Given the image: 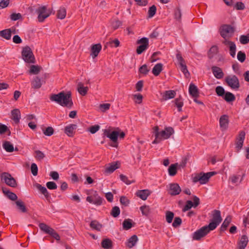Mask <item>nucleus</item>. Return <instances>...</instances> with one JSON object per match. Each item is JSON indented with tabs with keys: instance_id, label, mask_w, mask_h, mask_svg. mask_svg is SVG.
<instances>
[{
	"instance_id": "nucleus-1",
	"label": "nucleus",
	"mask_w": 249,
	"mask_h": 249,
	"mask_svg": "<svg viewBox=\"0 0 249 249\" xmlns=\"http://www.w3.org/2000/svg\"><path fill=\"white\" fill-rule=\"evenodd\" d=\"M50 99L52 102L69 109L71 108L73 105L70 91L67 92L61 91L57 94H52L50 96Z\"/></svg>"
},
{
	"instance_id": "nucleus-2",
	"label": "nucleus",
	"mask_w": 249,
	"mask_h": 249,
	"mask_svg": "<svg viewBox=\"0 0 249 249\" xmlns=\"http://www.w3.org/2000/svg\"><path fill=\"white\" fill-rule=\"evenodd\" d=\"M215 174V172H210L206 173L200 172V173L195 174L192 178L193 181L194 183L199 181L201 184H204L209 181L211 177Z\"/></svg>"
},
{
	"instance_id": "nucleus-3",
	"label": "nucleus",
	"mask_w": 249,
	"mask_h": 249,
	"mask_svg": "<svg viewBox=\"0 0 249 249\" xmlns=\"http://www.w3.org/2000/svg\"><path fill=\"white\" fill-rule=\"evenodd\" d=\"M21 56L23 60L27 63L34 64L36 62L35 56L31 48L26 46L22 48Z\"/></svg>"
},
{
	"instance_id": "nucleus-4",
	"label": "nucleus",
	"mask_w": 249,
	"mask_h": 249,
	"mask_svg": "<svg viewBox=\"0 0 249 249\" xmlns=\"http://www.w3.org/2000/svg\"><path fill=\"white\" fill-rule=\"evenodd\" d=\"M222 220L220 212L219 210H215L213 212L211 222L207 226L210 228V230L213 231L221 222Z\"/></svg>"
},
{
	"instance_id": "nucleus-5",
	"label": "nucleus",
	"mask_w": 249,
	"mask_h": 249,
	"mask_svg": "<svg viewBox=\"0 0 249 249\" xmlns=\"http://www.w3.org/2000/svg\"><path fill=\"white\" fill-rule=\"evenodd\" d=\"M212 230H210V228L207 225L202 227L193 234L192 238L194 240H200L207 235Z\"/></svg>"
},
{
	"instance_id": "nucleus-6",
	"label": "nucleus",
	"mask_w": 249,
	"mask_h": 249,
	"mask_svg": "<svg viewBox=\"0 0 249 249\" xmlns=\"http://www.w3.org/2000/svg\"><path fill=\"white\" fill-rule=\"evenodd\" d=\"M234 32V29L230 25L225 24L220 27V35L224 39H229Z\"/></svg>"
},
{
	"instance_id": "nucleus-7",
	"label": "nucleus",
	"mask_w": 249,
	"mask_h": 249,
	"mask_svg": "<svg viewBox=\"0 0 249 249\" xmlns=\"http://www.w3.org/2000/svg\"><path fill=\"white\" fill-rule=\"evenodd\" d=\"M1 180L3 181L7 185L12 187H16L17 186V182L12 176L6 172H4L1 174Z\"/></svg>"
},
{
	"instance_id": "nucleus-8",
	"label": "nucleus",
	"mask_w": 249,
	"mask_h": 249,
	"mask_svg": "<svg viewBox=\"0 0 249 249\" xmlns=\"http://www.w3.org/2000/svg\"><path fill=\"white\" fill-rule=\"evenodd\" d=\"M38 14L37 19L39 22H43L45 19L49 17L50 13L47 11L46 6H39L36 10Z\"/></svg>"
},
{
	"instance_id": "nucleus-9",
	"label": "nucleus",
	"mask_w": 249,
	"mask_h": 249,
	"mask_svg": "<svg viewBox=\"0 0 249 249\" xmlns=\"http://www.w3.org/2000/svg\"><path fill=\"white\" fill-rule=\"evenodd\" d=\"M137 44H140L136 49L137 53L140 54L147 49L149 45V40L146 37H142L137 41Z\"/></svg>"
},
{
	"instance_id": "nucleus-10",
	"label": "nucleus",
	"mask_w": 249,
	"mask_h": 249,
	"mask_svg": "<svg viewBox=\"0 0 249 249\" xmlns=\"http://www.w3.org/2000/svg\"><path fill=\"white\" fill-rule=\"evenodd\" d=\"M225 81L228 86L232 89H237L239 87V80L235 75L227 76Z\"/></svg>"
},
{
	"instance_id": "nucleus-11",
	"label": "nucleus",
	"mask_w": 249,
	"mask_h": 249,
	"mask_svg": "<svg viewBox=\"0 0 249 249\" xmlns=\"http://www.w3.org/2000/svg\"><path fill=\"white\" fill-rule=\"evenodd\" d=\"M104 134L112 142H117L118 137H119L118 130L117 128L115 130L112 131L110 129H106L104 130Z\"/></svg>"
},
{
	"instance_id": "nucleus-12",
	"label": "nucleus",
	"mask_w": 249,
	"mask_h": 249,
	"mask_svg": "<svg viewBox=\"0 0 249 249\" xmlns=\"http://www.w3.org/2000/svg\"><path fill=\"white\" fill-rule=\"evenodd\" d=\"M174 133V130L172 127H166L164 130L159 131V135L162 140L168 139Z\"/></svg>"
},
{
	"instance_id": "nucleus-13",
	"label": "nucleus",
	"mask_w": 249,
	"mask_h": 249,
	"mask_svg": "<svg viewBox=\"0 0 249 249\" xmlns=\"http://www.w3.org/2000/svg\"><path fill=\"white\" fill-rule=\"evenodd\" d=\"M222 43L227 47H229L230 50V53L232 57H234L236 53V45L235 43L229 39H224Z\"/></svg>"
},
{
	"instance_id": "nucleus-14",
	"label": "nucleus",
	"mask_w": 249,
	"mask_h": 249,
	"mask_svg": "<svg viewBox=\"0 0 249 249\" xmlns=\"http://www.w3.org/2000/svg\"><path fill=\"white\" fill-rule=\"evenodd\" d=\"M199 204V199L197 196H195L194 197V203L191 200H188L186 202V204L182 209L183 212H186L190 210L192 207H196Z\"/></svg>"
},
{
	"instance_id": "nucleus-15",
	"label": "nucleus",
	"mask_w": 249,
	"mask_h": 249,
	"mask_svg": "<svg viewBox=\"0 0 249 249\" xmlns=\"http://www.w3.org/2000/svg\"><path fill=\"white\" fill-rule=\"evenodd\" d=\"M181 190L179 185L177 183H171L169 184L168 193L171 196L178 195Z\"/></svg>"
},
{
	"instance_id": "nucleus-16",
	"label": "nucleus",
	"mask_w": 249,
	"mask_h": 249,
	"mask_svg": "<svg viewBox=\"0 0 249 249\" xmlns=\"http://www.w3.org/2000/svg\"><path fill=\"white\" fill-rule=\"evenodd\" d=\"M229 122V116L227 115H223L220 117L219 125L222 131H225L227 129Z\"/></svg>"
},
{
	"instance_id": "nucleus-17",
	"label": "nucleus",
	"mask_w": 249,
	"mask_h": 249,
	"mask_svg": "<svg viewBox=\"0 0 249 249\" xmlns=\"http://www.w3.org/2000/svg\"><path fill=\"white\" fill-rule=\"evenodd\" d=\"M102 49V45L100 43L92 45L91 46L90 55L92 58L96 57Z\"/></svg>"
},
{
	"instance_id": "nucleus-18",
	"label": "nucleus",
	"mask_w": 249,
	"mask_h": 249,
	"mask_svg": "<svg viewBox=\"0 0 249 249\" xmlns=\"http://www.w3.org/2000/svg\"><path fill=\"white\" fill-rule=\"evenodd\" d=\"M245 137V133L244 131L240 132L238 138H237L236 143V149L237 151H239L242 148L243 145Z\"/></svg>"
},
{
	"instance_id": "nucleus-19",
	"label": "nucleus",
	"mask_w": 249,
	"mask_h": 249,
	"mask_svg": "<svg viewBox=\"0 0 249 249\" xmlns=\"http://www.w3.org/2000/svg\"><path fill=\"white\" fill-rule=\"evenodd\" d=\"M176 94V92L175 90H166L161 93L162 96L161 100L163 101H166L167 100L173 99L175 97Z\"/></svg>"
},
{
	"instance_id": "nucleus-20",
	"label": "nucleus",
	"mask_w": 249,
	"mask_h": 249,
	"mask_svg": "<svg viewBox=\"0 0 249 249\" xmlns=\"http://www.w3.org/2000/svg\"><path fill=\"white\" fill-rule=\"evenodd\" d=\"M120 166V163L118 161L112 162L106 167L105 172L108 174L112 173L119 168Z\"/></svg>"
},
{
	"instance_id": "nucleus-21",
	"label": "nucleus",
	"mask_w": 249,
	"mask_h": 249,
	"mask_svg": "<svg viewBox=\"0 0 249 249\" xmlns=\"http://www.w3.org/2000/svg\"><path fill=\"white\" fill-rule=\"evenodd\" d=\"M150 194L151 191L148 189L139 190L136 192L137 196L143 200H145Z\"/></svg>"
},
{
	"instance_id": "nucleus-22",
	"label": "nucleus",
	"mask_w": 249,
	"mask_h": 249,
	"mask_svg": "<svg viewBox=\"0 0 249 249\" xmlns=\"http://www.w3.org/2000/svg\"><path fill=\"white\" fill-rule=\"evenodd\" d=\"M212 70L214 76L217 79H221L224 76V73L219 67L213 66L212 67Z\"/></svg>"
},
{
	"instance_id": "nucleus-23",
	"label": "nucleus",
	"mask_w": 249,
	"mask_h": 249,
	"mask_svg": "<svg viewBox=\"0 0 249 249\" xmlns=\"http://www.w3.org/2000/svg\"><path fill=\"white\" fill-rule=\"evenodd\" d=\"M77 125L71 124L65 127V133L69 137H72L74 134V130L76 128Z\"/></svg>"
},
{
	"instance_id": "nucleus-24",
	"label": "nucleus",
	"mask_w": 249,
	"mask_h": 249,
	"mask_svg": "<svg viewBox=\"0 0 249 249\" xmlns=\"http://www.w3.org/2000/svg\"><path fill=\"white\" fill-rule=\"evenodd\" d=\"M138 241V238L137 235H133L131 236L126 243V246L129 248H132L134 247Z\"/></svg>"
},
{
	"instance_id": "nucleus-25",
	"label": "nucleus",
	"mask_w": 249,
	"mask_h": 249,
	"mask_svg": "<svg viewBox=\"0 0 249 249\" xmlns=\"http://www.w3.org/2000/svg\"><path fill=\"white\" fill-rule=\"evenodd\" d=\"M189 92L190 94V95H192L194 98L197 97L199 96V92L198 89L196 87V86L193 83H191L190 85L189 88Z\"/></svg>"
},
{
	"instance_id": "nucleus-26",
	"label": "nucleus",
	"mask_w": 249,
	"mask_h": 249,
	"mask_svg": "<svg viewBox=\"0 0 249 249\" xmlns=\"http://www.w3.org/2000/svg\"><path fill=\"white\" fill-rule=\"evenodd\" d=\"M34 187L39 191L46 198H48L49 196V194L47 190V189L41 185L40 184L36 183L34 184Z\"/></svg>"
},
{
	"instance_id": "nucleus-27",
	"label": "nucleus",
	"mask_w": 249,
	"mask_h": 249,
	"mask_svg": "<svg viewBox=\"0 0 249 249\" xmlns=\"http://www.w3.org/2000/svg\"><path fill=\"white\" fill-rule=\"evenodd\" d=\"M42 85L41 79L37 76L35 77L31 82L32 88L34 89L40 88Z\"/></svg>"
},
{
	"instance_id": "nucleus-28",
	"label": "nucleus",
	"mask_w": 249,
	"mask_h": 249,
	"mask_svg": "<svg viewBox=\"0 0 249 249\" xmlns=\"http://www.w3.org/2000/svg\"><path fill=\"white\" fill-rule=\"evenodd\" d=\"M248 238L245 235H242L238 242V247L245 249L248 243Z\"/></svg>"
},
{
	"instance_id": "nucleus-29",
	"label": "nucleus",
	"mask_w": 249,
	"mask_h": 249,
	"mask_svg": "<svg viewBox=\"0 0 249 249\" xmlns=\"http://www.w3.org/2000/svg\"><path fill=\"white\" fill-rule=\"evenodd\" d=\"M77 89L79 94L82 96H84L87 94L88 90V87L84 86V85L82 82H79L78 83Z\"/></svg>"
},
{
	"instance_id": "nucleus-30",
	"label": "nucleus",
	"mask_w": 249,
	"mask_h": 249,
	"mask_svg": "<svg viewBox=\"0 0 249 249\" xmlns=\"http://www.w3.org/2000/svg\"><path fill=\"white\" fill-rule=\"evenodd\" d=\"M101 246L105 249H111L112 248V242L109 238L104 239L101 242Z\"/></svg>"
},
{
	"instance_id": "nucleus-31",
	"label": "nucleus",
	"mask_w": 249,
	"mask_h": 249,
	"mask_svg": "<svg viewBox=\"0 0 249 249\" xmlns=\"http://www.w3.org/2000/svg\"><path fill=\"white\" fill-rule=\"evenodd\" d=\"M12 119L16 123L19 122L20 118V112L18 109H15L12 111Z\"/></svg>"
},
{
	"instance_id": "nucleus-32",
	"label": "nucleus",
	"mask_w": 249,
	"mask_h": 249,
	"mask_svg": "<svg viewBox=\"0 0 249 249\" xmlns=\"http://www.w3.org/2000/svg\"><path fill=\"white\" fill-rule=\"evenodd\" d=\"M153 130V133L155 135V139L153 141L152 143L157 144L162 139L160 138V136L159 135V127L158 126L154 127Z\"/></svg>"
},
{
	"instance_id": "nucleus-33",
	"label": "nucleus",
	"mask_w": 249,
	"mask_h": 249,
	"mask_svg": "<svg viewBox=\"0 0 249 249\" xmlns=\"http://www.w3.org/2000/svg\"><path fill=\"white\" fill-rule=\"evenodd\" d=\"M66 16V9L64 7H60L57 10L56 13V17L58 18L63 19L65 18Z\"/></svg>"
},
{
	"instance_id": "nucleus-34",
	"label": "nucleus",
	"mask_w": 249,
	"mask_h": 249,
	"mask_svg": "<svg viewBox=\"0 0 249 249\" xmlns=\"http://www.w3.org/2000/svg\"><path fill=\"white\" fill-rule=\"evenodd\" d=\"M135 224L130 219H126L123 222V228L125 230L131 229Z\"/></svg>"
},
{
	"instance_id": "nucleus-35",
	"label": "nucleus",
	"mask_w": 249,
	"mask_h": 249,
	"mask_svg": "<svg viewBox=\"0 0 249 249\" xmlns=\"http://www.w3.org/2000/svg\"><path fill=\"white\" fill-rule=\"evenodd\" d=\"M12 29H5L0 31V36L7 40L11 38Z\"/></svg>"
},
{
	"instance_id": "nucleus-36",
	"label": "nucleus",
	"mask_w": 249,
	"mask_h": 249,
	"mask_svg": "<svg viewBox=\"0 0 249 249\" xmlns=\"http://www.w3.org/2000/svg\"><path fill=\"white\" fill-rule=\"evenodd\" d=\"M231 217L230 215H228L227 216V217L225 219L224 222H223L220 230L221 231H225L227 227L229 226L230 224L231 223Z\"/></svg>"
},
{
	"instance_id": "nucleus-37",
	"label": "nucleus",
	"mask_w": 249,
	"mask_h": 249,
	"mask_svg": "<svg viewBox=\"0 0 249 249\" xmlns=\"http://www.w3.org/2000/svg\"><path fill=\"white\" fill-rule=\"evenodd\" d=\"M40 229L44 232L50 234L53 231V229L44 223H41L39 224Z\"/></svg>"
},
{
	"instance_id": "nucleus-38",
	"label": "nucleus",
	"mask_w": 249,
	"mask_h": 249,
	"mask_svg": "<svg viewBox=\"0 0 249 249\" xmlns=\"http://www.w3.org/2000/svg\"><path fill=\"white\" fill-rule=\"evenodd\" d=\"M163 65L158 63L155 65L152 70V73L155 76H158L162 70Z\"/></svg>"
},
{
	"instance_id": "nucleus-39",
	"label": "nucleus",
	"mask_w": 249,
	"mask_h": 249,
	"mask_svg": "<svg viewBox=\"0 0 249 249\" xmlns=\"http://www.w3.org/2000/svg\"><path fill=\"white\" fill-rule=\"evenodd\" d=\"M244 174L240 177V175H233L230 177V180L233 184H236L237 183H241L243 179Z\"/></svg>"
},
{
	"instance_id": "nucleus-40",
	"label": "nucleus",
	"mask_w": 249,
	"mask_h": 249,
	"mask_svg": "<svg viewBox=\"0 0 249 249\" xmlns=\"http://www.w3.org/2000/svg\"><path fill=\"white\" fill-rule=\"evenodd\" d=\"M29 73L31 74H37L41 70V67L38 65H31Z\"/></svg>"
},
{
	"instance_id": "nucleus-41",
	"label": "nucleus",
	"mask_w": 249,
	"mask_h": 249,
	"mask_svg": "<svg viewBox=\"0 0 249 249\" xmlns=\"http://www.w3.org/2000/svg\"><path fill=\"white\" fill-rule=\"evenodd\" d=\"M178 163L171 164L168 168V173L170 176H174L177 173Z\"/></svg>"
},
{
	"instance_id": "nucleus-42",
	"label": "nucleus",
	"mask_w": 249,
	"mask_h": 249,
	"mask_svg": "<svg viewBox=\"0 0 249 249\" xmlns=\"http://www.w3.org/2000/svg\"><path fill=\"white\" fill-rule=\"evenodd\" d=\"M2 146L5 151L8 152H12L14 150V146L10 142L4 141Z\"/></svg>"
},
{
	"instance_id": "nucleus-43",
	"label": "nucleus",
	"mask_w": 249,
	"mask_h": 249,
	"mask_svg": "<svg viewBox=\"0 0 249 249\" xmlns=\"http://www.w3.org/2000/svg\"><path fill=\"white\" fill-rule=\"evenodd\" d=\"M16 204L18 207V210H19L21 212L26 213L27 212V209L24 202L22 200H17V201H16Z\"/></svg>"
},
{
	"instance_id": "nucleus-44",
	"label": "nucleus",
	"mask_w": 249,
	"mask_h": 249,
	"mask_svg": "<svg viewBox=\"0 0 249 249\" xmlns=\"http://www.w3.org/2000/svg\"><path fill=\"white\" fill-rule=\"evenodd\" d=\"M2 191L3 193L11 200L14 201L17 199L18 197L15 193L4 189H2Z\"/></svg>"
},
{
	"instance_id": "nucleus-45",
	"label": "nucleus",
	"mask_w": 249,
	"mask_h": 249,
	"mask_svg": "<svg viewBox=\"0 0 249 249\" xmlns=\"http://www.w3.org/2000/svg\"><path fill=\"white\" fill-rule=\"evenodd\" d=\"M174 102L176 106L178 107V111L179 112L181 111L182 107L183 105V102L181 96L176 98Z\"/></svg>"
},
{
	"instance_id": "nucleus-46",
	"label": "nucleus",
	"mask_w": 249,
	"mask_h": 249,
	"mask_svg": "<svg viewBox=\"0 0 249 249\" xmlns=\"http://www.w3.org/2000/svg\"><path fill=\"white\" fill-rule=\"evenodd\" d=\"M90 227L95 230L100 231L102 228V225L97 221H92L90 223Z\"/></svg>"
},
{
	"instance_id": "nucleus-47",
	"label": "nucleus",
	"mask_w": 249,
	"mask_h": 249,
	"mask_svg": "<svg viewBox=\"0 0 249 249\" xmlns=\"http://www.w3.org/2000/svg\"><path fill=\"white\" fill-rule=\"evenodd\" d=\"M140 210L142 215L145 216H147L151 212L150 207L145 205L141 206Z\"/></svg>"
},
{
	"instance_id": "nucleus-48",
	"label": "nucleus",
	"mask_w": 249,
	"mask_h": 249,
	"mask_svg": "<svg viewBox=\"0 0 249 249\" xmlns=\"http://www.w3.org/2000/svg\"><path fill=\"white\" fill-rule=\"evenodd\" d=\"M174 214L171 211H166L165 213L166 221L168 223H171L174 218Z\"/></svg>"
},
{
	"instance_id": "nucleus-49",
	"label": "nucleus",
	"mask_w": 249,
	"mask_h": 249,
	"mask_svg": "<svg viewBox=\"0 0 249 249\" xmlns=\"http://www.w3.org/2000/svg\"><path fill=\"white\" fill-rule=\"evenodd\" d=\"M176 58L178 61V63L179 64L180 68L183 67L184 66H186V64L185 62V60L181 55V54L179 53H177L176 55Z\"/></svg>"
},
{
	"instance_id": "nucleus-50",
	"label": "nucleus",
	"mask_w": 249,
	"mask_h": 249,
	"mask_svg": "<svg viewBox=\"0 0 249 249\" xmlns=\"http://www.w3.org/2000/svg\"><path fill=\"white\" fill-rule=\"evenodd\" d=\"M133 99L136 104H140L142 103L143 96L140 93L133 95Z\"/></svg>"
},
{
	"instance_id": "nucleus-51",
	"label": "nucleus",
	"mask_w": 249,
	"mask_h": 249,
	"mask_svg": "<svg viewBox=\"0 0 249 249\" xmlns=\"http://www.w3.org/2000/svg\"><path fill=\"white\" fill-rule=\"evenodd\" d=\"M224 98L227 102H231L235 100V96L232 93L228 92L224 95Z\"/></svg>"
},
{
	"instance_id": "nucleus-52",
	"label": "nucleus",
	"mask_w": 249,
	"mask_h": 249,
	"mask_svg": "<svg viewBox=\"0 0 249 249\" xmlns=\"http://www.w3.org/2000/svg\"><path fill=\"white\" fill-rule=\"evenodd\" d=\"M175 18L178 21L181 20V11L179 7H177L174 11Z\"/></svg>"
},
{
	"instance_id": "nucleus-53",
	"label": "nucleus",
	"mask_w": 249,
	"mask_h": 249,
	"mask_svg": "<svg viewBox=\"0 0 249 249\" xmlns=\"http://www.w3.org/2000/svg\"><path fill=\"white\" fill-rule=\"evenodd\" d=\"M110 213L113 217H117L120 213V208L118 206H114L113 207Z\"/></svg>"
},
{
	"instance_id": "nucleus-54",
	"label": "nucleus",
	"mask_w": 249,
	"mask_h": 249,
	"mask_svg": "<svg viewBox=\"0 0 249 249\" xmlns=\"http://www.w3.org/2000/svg\"><path fill=\"white\" fill-rule=\"evenodd\" d=\"M240 42L242 44H246L249 42V34L247 35H242L240 36Z\"/></svg>"
},
{
	"instance_id": "nucleus-55",
	"label": "nucleus",
	"mask_w": 249,
	"mask_h": 249,
	"mask_svg": "<svg viewBox=\"0 0 249 249\" xmlns=\"http://www.w3.org/2000/svg\"><path fill=\"white\" fill-rule=\"evenodd\" d=\"M218 51V48L216 46L212 47L209 52L208 56L210 58L213 57L214 54H215Z\"/></svg>"
},
{
	"instance_id": "nucleus-56",
	"label": "nucleus",
	"mask_w": 249,
	"mask_h": 249,
	"mask_svg": "<svg viewBox=\"0 0 249 249\" xmlns=\"http://www.w3.org/2000/svg\"><path fill=\"white\" fill-rule=\"evenodd\" d=\"M35 153V157L37 160H41L45 157V154L40 150H36Z\"/></svg>"
},
{
	"instance_id": "nucleus-57",
	"label": "nucleus",
	"mask_w": 249,
	"mask_h": 249,
	"mask_svg": "<svg viewBox=\"0 0 249 249\" xmlns=\"http://www.w3.org/2000/svg\"><path fill=\"white\" fill-rule=\"evenodd\" d=\"M156 10V7L154 5L151 6L148 11V18H151L153 17L155 15Z\"/></svg>"
},
{
	"instance_id": "nucleus-58",
	"label": "nucleus",
	"mask_w": 249,
	"mask_h": 249,
	"mask_svg": "<svg viewBox=\"0 0 249 249\" xmlns=\"http://www.w3.org/2000/svg\"><path fill=\"white\" fill-rule=\"evenodd\" d=\"M93 204L97 205H100L102 203V199L96 194L93 196Z\"/></svg>"
},
{
	"instance_id": "nucleus-59",
	"label": "nucleus",
	"mask_w": 249,
	"mask_h": 249,
	"mask_svg": "<svg viewBox=\"0 0 249 249\" xmlns=\"http://www.w3.org/2000/svg\"><path fill=\"white\" fill-rule=\"evenodd\" d=\"M122 24V22L118 19L114 20L111 22V26L113 29L116 30L120 27Z\"/></svg>"
},
{
	"instance_id": "nucleus-60",
	"label": "nucleus",
	"mask_w": 249,
	"mask_h": 249,
	"mask_svg": "<svg viewBox=\"0 0 249 249\" xmlns=\"http://www.w3.org/2000/svg\"><path fill=\"white\" fill-rule=\"evenodd\" d=\"M54 130L52 127L49 126L43 131L45 135L50 136L53 134Z\"/></svg>"
},
{
	"instance_id": "nucleus-61",
	"label": "nucleus",
	"mask_w": 249,
	"mask_h": 249,
	"mask_svg": "<svg viewBox=\"0 0 249 249\" xmlns=\"http://www.w3.org/2000/svg\"><path fill=\"white\" fill-rule=\"evenodd\" d=\"M237 57L240 62H243L246 59V54L242 51H239L237 53Z\"/></svg>"
},
{
	"instance_id": "nucleus-62",
	"label": "nucleus",
	"mask_w": 249,
	"mask_h": 249,
	"mask_svg": "<svg viewBox=\"0 0 249 249\" xmlns=\"http://www.w3.org/2000/svg\"><path fill=\"white\" fill-rule=\"evenodd\" d=\"M216 94L219 96H223L225 94V90L221 86H218L215 89Z\"/></svg>"
},
{
	"instance_id": "nucleus-63",
	"label": "nucleus",
	"mask_w": 249,
	"mask_h": 249,
	"mask_svg": "<svg viewBox=\"0 0 249 249\" xmlns=\"http://www.w3.org/2000/svg\"><path fill=\"white\" fill-rule=\"evenodd\" d=\"M110 104L108 103L100 104L99 108L101 111L103 112H105L107 110H108L110 108Z\"/></svg>"
},
{
	"instance_id": "nucleus-64",
	"label": "nucleus",
	"mask_w": 249,
	"mask_h": 249,
	"mask_svg": "<svg viewBox=\"0 0 249 249\" xmlns=\"http://www.w3.org/2000/svg\"><path fill=\"white\" fill-rule=\"evenodd\" d=\"M181 219L179 217H176L174 219L172 226L175 228H177L181 225Z\"/></svg>"
}]
</instances>
